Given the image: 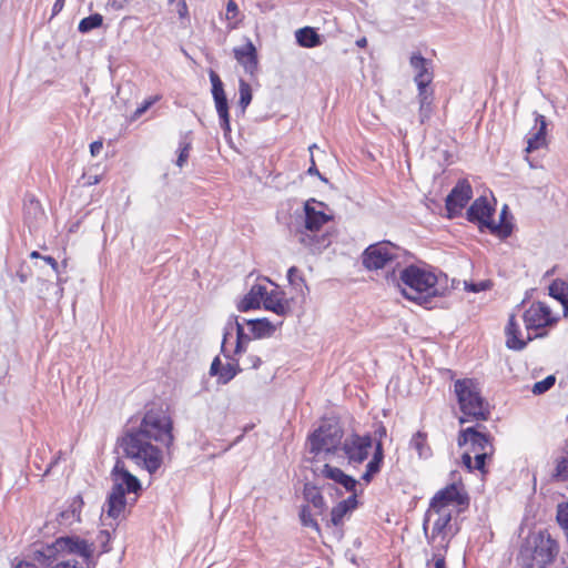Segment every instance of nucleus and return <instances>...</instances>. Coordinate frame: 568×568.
<instances>
[{
	"label": "nucleus",
	"instance_id": "1",
	"mask_svg": "<svg viewBox=\"0 0 568 568\" xmlns=\"http://www.w3.org/2000/svg\"><path fill=\"white\" fill-rule=\"evenodd\" d=\"M94 554V545L78 536L55 539L32 550L30 557L43 568H89Z\"/></svg>",
	"mask_w": 568,
	"mask_h": 568
},
{
	"label": "nucleus",
	"instance_id": "2",
	"mask_svg": "<svg viewBox=\"0 0 568 568\" xmlns=\"http://www.w3.org/2000/svg\"><path fill=\"white\" fill-rule=\"evenodd\" d=\"M402 294L425 307L433 297L443 296L447 291V277L437 276L433 271L417 265L404 267L399 273Z\"/></svg>",
	"mask_w": 568,
	"mask_h": 568
},
{
	"label": "nucleus",
	"instance_id": "3",
	"mask_svg": "<svg viewBox=\"0 0 568 568\" xmlns=\"http://www.w3.org/2000/svg\"><path fill=\"white\" fill-rule=\"evenodd\" d=\"M326 210L323 202L307 200L304 204L303 225L293 232L294 239L312 253H320L331 244V235L321 233L322 226L333 219Z\"/></svg>",
	"mask_w": 568,
	"mask_h": 568
},
{
	"label": "nucleus",
	"instance_id": "4",
	"mask_svg": "<svg viewBox=\"0 0 568 568\" xmlns=\"http://www.w3.org/2000/svg\"><path fill=\"white\" fill-rule=\"evenodd\" d=\"M559 545L547 530L528 534L517 557L523 568H546L558 556Z\"/></svg>",
	"mask_w": 568,
	"mask_h": 568
},
{
	"label": "nucleus",
	"instance_id": "5",
	"mask_svg": "<svg viewBox=\"0 0 568 568\" xmlns=\"http://www.w3.org/2000/svg\"><path fill=\"white\" fill-rule=\"evenodd\" d=\"M112 488L108 495L103 510L112 519H119L125 509V494H139L142 490L141 481L131 474L124 462L116 459L111 470Z\"/></svg>",
	"mask_w": 568,
	"mask_h": 568
},
{
	"label": "nucleus",
	"instance_id": "6",
	"mask_svg": "<svg viewBox=\"0 0 568 568\" xmlns=\"http://www.w3.org/2000/svg\"><path fill=\"white\" fill-rule=\"evenodd\" d=\"M120 447L125 458L150 475L155 474L162 466L163 453L159 446L130 430L121 437Z\"/></svg>",
	"mask_w": 568,
	"mask_h": 568
},
{
	"label": "nucleus",
	"instance_id": "7",
	"mask_svg": "<svg viewBox=\"0 0 568 568\" xmlns=\"http://www.w3.org/2000/svg\"><path fill=\"white\" fill-rule=\"evenodd\" d=\"M459 408L463 416L459 423L464 424L470 419L487 420L490 415L489 404L481 396L478 384L471 378L457 379L454 383Z\"/></svg>",
	"mask_w": 568,
	"mask_h": 568
},
{
	"label": "nucleus",
	"instance_id": "8",
	"mask_svg": "<svg viewBox=\"0 0 568 568\" xmlns=\"http://www.w3.org/2000/svg\"><path fill=\"white\" fill-rule=\"evenodd\" d=\"M129 430L140 437L161 444L168 449L174 442L173 420L168 412L161 407L148 409L140 425Z\"/></svg>",
	"mask_w": 568,
	"mask_h": 568
},
{
	"label": "nucleus",
	"instance_id": "9",
	"mask_svg": "<svg viewBox=\"0 0 568 568\" xmlns=\"http://www.w3.org/2000/svg\"><path fill=\"white\" fill-rule=\"evenodd\" d=\"M452 508L429 506L423 520V531L433 549L447 550L454 536L452 526Z\"/></svg>",
	"mask_w": 568,
	"mask_h": 568
},
{
	"label": "nucleus",
	"instance_id": "10",
	"mask_svg": "<svg viewBox=\"0 0 568 568\" xmlns=\"http://www.w3.org/2000/svg\"><path fill=\"white\" fill-rule=\"evenodd\" d=\"M405 250L389 241H381L367 246L362 254L363 266L368 271L397 267L402 264Z\"/></svg>",
	"mask_w": 568,
	"mask_h": 568
},
{
	"label": "nucleus",
	"instance_id": "11",
	"mask_svg": "<svg viewBox=\"0 0 568 568\" xmlns=\"http://www.w3.org/2000/svg\"><path fill=\"white\" fill-rule=\"evenodd\" d=\"M495 213V206L485 196L476 199L467 210V220L471 223H476L479 230H488L491 234L506 239L511 233V226L509 224L495 223L493 221V214Z\"/></svg>",
	"mask_w": 568,
	"mask_h": 568
},
{
	"label": "nucleus",
	"instance_id": "12",
	"mask_svg": "<svg viewBox=\"0 0 568 568\" xmlns=\"http://www.w3.org/2000/svg\"><path fill=\"white\" fill-rule=\"evenodd\" d=\"M343 430L337 424L321 425L310 437V452L315 456L321 453L336 454L341 449Z\"/></svg>",
	"mask_w": 568,
	"mask_h": 568
},
{
	"label": "nucleus",
	"instance_id": "13",
	"mask_svg": "<svg viewBox=\"0 0 568 568\" xmlns=\"http://www.w3.org/2000/svg\"><path fill=\"white\" fill-rule=\"evenodd\" d=\"M373 445L371 435L351 434L341 445V450L347 459V464L357 467L362 465L369 456Z\"/></svg>",
	"mask_w": 568,
	"mask_h": 568
},
{
	"label": "nucleus",
	"instance_id": "14",
	"mask_svg": "<svg viewBox=\"0 0 568 568\" xmlns=\"http://www.w3.org/2000/svg\"><path fill=\"white\" fill-rule=\"evenodd\" d=\"M457 444L459 447L468 445L471 453H494L493 437L481 424L460 429Z\"/></svg>",
	"mask_w": 568,
	"mask_h": 568
},
{
	"label": "nucleus",
	"instance_id": "15",
	"mask_svg": "<svg viewBox=\"0 0 568 568\" xmlns=\"http://www.w3.org/2000/svg\"><path fill=\"white\" fill-rule=\"evenodd\" d=\"M526 331L540 333L547 326H552L558 318L552 315L550 307L542 302L532 303L523 314Z\"/></svg>",
	"mask_w": 568,
	"mask_h": 568
},
{
	"label": "nucleus",
	"instance_id": "16",
	"mask_svg": "<svg viewBox=\"0 0 568 568\" xmlns=\"http://www.w3.org/2000/svg\"><path fill=\"white\" fill-rule=\"evenodd\" d=\"M235 334V348L234 355H239L245 351V344L251 342V336L244 332L243 323L239 321V317L232 315L225 323L223 339L221 345V352L226 358L231 357V354L226 349L229 339Z\"/></svg>",
	"mask_w": 568,
	"mask_h": 568
},
{
	"label": "nucleus",
	"instance_id": "17",
	"mask_svg": "<svg viewBox=\"0 0 568 568\" xmlns=\"http://www.w3.org/2000/svg\"><path fill=\"white\" fill-rule=\"evenodd\" d=\"M473 196L471 185L467 180H459L447 195L445 204L449 219L458 216Z\"/></svg>",
	"mask_w": 568,
	"mask_h": 568
},
{
	"label": "nucleus",
	"instance_id": "18",
	"mask_svg": "<svg viewBox=\"0 0 568 568\" xmlns=\"http://www.w3.org/2000/svg\"><path fill=\"white\" fill-rule=\"evenodd\" d=\"M210 81L212 83V95L215 102L216 112L219 114L220 124L224 133L231 131L230 114L227 99L224 92L223 83L214 71L210 72Z\"/></svg>",
	"mask_w": 568,
	"mask_h": 568
},
{
	"label": "nucleus",
	"instance_id": "19",
	"mask_svg": "<svg viewBox=\"0 0 568 568\" xmlns=\"http://www.w3.org/2000/svg\"><path fill=\"white\" fill-rule=\"evenodd\" d=\"M506 335V346L513 351H521L526 347L528 342L532 341L537 337H544L546 333H535L534 335L530 332H526L524 334L520 329V325L516 320V316L511 314L508 318V323L505 327Z\"/></svg>",
	"mask_w": 568,
	"mask_h": 568
},
{
	"label": "nucleus",
	"instance_id": "20",
	"mask_svg": "<svg viewBox=\"0 0 568 568\" xmlns=\"http://www.w3.org/2000/svg\"><path fill=\"white\" fill-rule=\"evenodd\" d=\"M409 64L415 73L414 81L417 90H428L434 79L433 61L424 58L419 52H414L409 58Z\"/></svg>",
	"mask_w": 568,
	"mask_h": 568
},
{
	"label": "nucleus",
	"instance_id": "21",
	"mask_svg": "<svg viewBox=\"0 0 568 568\" xmlns=\"http://www.w3.org/2000/svg\"><path fill=\"white\" fill-rule=\"evenodd\" d=\"M462 488L460 483L453 481L435 494L429 506L435 508H452V506L455 505H464L467 501V497L462 493Z\"/></svg>",
	"mask_w": 568,
	"mask_h": 568
},
{
	"label": "nucleus",
	"instance_id": "22",
	"mask_svg": "<svg viewBox=\"0 0 568 568\" xmlns=\"http://www.w3.org/2000/svg\"><path fill=\"white\" fill-rule=\"evenodd\" d=\"M313 471L316 476L327 478L339 484L346 489V491L355 493L357 480L345 474L342 469L324 464L323 466L315 468Z\"/></svg>",
	"mask_w": 568,
	"mask_h": 568
},
{
	"label": "nucleus",
	"instance_id": "23",
	"mask_svg": "<svg viewBox=\"0 0 568 568\" xmlns=\"http://www.w3.org/2000/svg\"><path fill=\"white\" fill-rule=\"evenodd\" d=\"M233 53L246 73L253 75L257 71V52L252 41L247 40L245 44L234 48Z\"/></svg>",
	"mask_w": 568,
	"mask_h": 568
},
{
	"label": "nucleus",
	"instance_id": "24",
	"mask_svg": "<svg viewBox=\"0 0 568 568\" xmlns=\"http://www.w3.org/2000/svg\"><path fill=\"white\" fill-rule=\"evenodd\" d=\"M229 359H231V362L222 365L220 358L215 357L210 367V374L217 376L219 383L223 385L227 384L241 372L239 361L232 355Z\"/></svg>",
	"mask_w": 568,
	"mask_h": 568
},
{
	"label": "nucleus",
	"instance_id": "25",
	"mask_svg": "<svg viewBox=\"0 0 568 568\" xmlns=\"http://www.w3.org/2000/svg\"><path fill=\"white\" fill-rule=\"evenodd\" d=\"M357 505L358 500L355 493L339 501L331 510V524L336 528L342 527L344 520L351 516V514L357 508Z\"/></svg>",
	"mask_w": 568,
	"mask_h": 568
},
{
	"label": "nucleus",
	"instance_id": "26",
	"mask_svg": "<svg viewBox=\"0 0 568 568\" xmlns=\"http://www.w3.org/2000/svg\"><path fill=\"white\" fill-rule=\"evenodd\" d=\"M83 505L82 497L80 495L74 496L68 507L58 515L59 525L69 527L74 523H79L81 520Z\"/></svg>",
	"mask_w": 568,
	"mask_h": 568
},
{
	"label": "nucleus",
	"instance_id": "27",
	"mask_svg": "<svg viewBox=\"0 0 568 568\" xmlns=\"http://www.w3.org/2000/svg\"><path fill=\"white\" fill-rule=\"evenodd\" d=\"M266 294V286L263 284H254L247 294L237 303L240 312H247L250 310L260 308L263 303V297Z\"/></svg>",
	"mask_w": 568,
	"mask_h": 568
},
{
	"label": "nucleus",
	"instance_id": "28",
	"mask_svg": "<svg viewBox=\"0 0 568 568\" xmlns=\"http://www.w3.org/2000/svg\"><path fill=\"white\" fill-rule=\"evenodd\" d=\"M263 306L265 310L272 311L280 316L285 315L290 310L287 301L283 297V293L276 288L271 292L266 291L263 297Z\"/></svg>",
	"mask_w": 568,
	"mask_h": 568
},
{
	"label": "nucleus",
	"instance_id": "29",
	"mask_svg": "<svg viewBox=\"0 0 568 568\" xmlns=\"http://www.w3.org/2000/svg\"><path fill=\"white\" fill-rule=\"evenodd\" d=\"M549 295L560 302L564 310V316H568V277L556 278L548 287Z\"/></svg>",
	"mask_w": 568,
	"mask_h": 568
},
{
	"label": "nucleus",
	"instance_id": "30",
	"mask_svg": "<svg viewBox=\"0 0 568 568\" xmlns=\"http://www.w3.org/2000/svg\"><path fill=\"white\" fill-rule=\"evenodd\" d=\"M384 460V449L382 442H377L372 459L367 463L362 479L366 483H371L376 474L381 471L382 464Z\"/></svg>",
	"mask_w": 568,
	"mask_h": 568
},
{
	"label": "nucleus",
	"instance_id": "31",
	"mask_svg": "<svg viewBox=\"0 0 568 568\" xmlns=\"http://www.w3.org/2000/svg\"><path fill=\"white\" fill-rule=\"evenodd\" d=\"M243 323L250 326L255 338L270 337L275 332V326L266 318L246 320Z\"/></svg>",
	"mask_w": 568,
	"mask_h": 568
},
{
	"label": "nucleus",
	"instance_id": "32",
	"mask_svg": "<svg viewBox=\"0 0 568 568\" xmlns=\"http://www.w3.org/2000/svg\"><path fill=\"white\" fill-rule=\"evenodd\" d=\"M23 214L24 221L28 223L29 227L31 229L34 226L36 223L43 217V210L40 202L33 196L26 199L23 204Z\"/></svg>",
	"mask_w": 568,
	"mask_h": 568
},
{
	"label": "nucleus",
	"instance_id": "33",
	"mask_svg": "<svg viewBox=\"0 0 568 568\" xmlns=\"http://www.w3.org/2000/svg\"><path fill=\"white\" fill-rule=\"evenodd\" d=\"M536 124H539L538 130L532 133L527 141V152H531L541 148L545 144V135H546V118L541 114L536 115Z\"/></svg>",
	"mask_w": 568,
	"mask_h": 568
},
{
	"label": "nucleus",
	"instance_id": "34",
	"mask_svg": "<svg viewBox=\"0 0 568 568\" xmlns=\"http://www.w3.org/2000/svg\"><path fill=\"white\" fill-rule=\"evenodd\" d=\"M409 447L414 449L419 458L427 459L432 456V448L427 442V434L418 430L409 440Z\"/></svg>",
	"mask_w": 568,
	"mask_h": 568
},
{
	"label": "nucleus",
	"instance_id": "35",
	"mask_svg": "<svg viewBox=\"0 0 568 568\" xmlns=\"http://www.w3.org/2000/svg\"><path fill=\"white\" fill-rule=\"evenodd\" d=\"M297 43L303 48H315L322 43L320 34L311 27H304L295 32Z\"/></svg>",
	"mask_w": 568,
	"mask_h": 568
},
{
	"label": "nucleus",
	"instance_id": "36",
	"mask_svg": "<svg viewBox=\"0 0 568 568\" xmlns=\"http://www.w3.org/2000/svg\"><path fill=\"white\" fill-rule=\"evenodd\" d=\"M417 98L419 102V120L422 123H424L426 120L430 118L432 114L434 91L432 89L418 90Z\"/></svg>",
	"mask_w": 568,
	"mask_h": 568
},
{
	"label": "nucleus",
	"instance_id": "37",
	"mask_svg": "<svg viewBox=\"0 0 568 568\" xmlns=\"http://www.w3.org/2000/svg\"><path fill=\"white\" fill-rule=\"evenodd\" d=\"M102 23H103V17L100 13H93L87 18H83L80 21V23L78 26V30L82 33H87L93 29L101 27Z\"/></svg>",
	"mask_w": 568,
	"mask_h": 568
},
{
	"label": "nucleus",
	"instance_id": "38",
	"mask_svg": "<svg viewBox=\"0 0 568 568\" xmlns=\"http://www.w3.org/2000/svg\"><path fill=\"white\" fill-rule=\"evenodd\" d=\"M300 520L302 526L314 529L317 534L321 532V528L316 519L313 517L311 513V508L308 505H303L300 509Z\"/></svg>",
	"mask_w": 568,
	"mask_h": 568
},
{
	"label": "nucleus",
	"instance_id": "39",
	"mask_svg": "<svg viewBox=\"0 0 568 568\" xmlns=\"http://www.w3.org/2000/svg\"><path fill=\"white\" fill-rule=\"evenodd\" d=\"M239 93H240L239 105H240L242 112L244 113L246 108L250 105V103L252 101V89H251V85L242 79L239 82Z\"/></svg>",
	"mask_w": 568,
	"mask_h": 568
},
{
	"label": "nucleus",
	"instance_id": "40",
	"mask_svg": "<svg viewBox=\"0 0 568 568\" xmlns=\"http://www.w3.org/2000/svg\"><path fill=\"white\" fill-rule=\"evenodd\" d=\"M305 498L313 505L314 508L320 510L322 514L326 507V503L324 496L317 489H307L305 490Z\"/></svg>",
	"mask_w": 568,
	"mask_h": 568
},
{
	"label": "nucleus",
	"instance_id": "41",
	"mask_svg": "<svg viewBox=\"0 0 568 568\" xmlns=\"http://www.w3.org/2000/svg\"><path fill=\"white\" fill-rule=\"evenodd\" d=\"M556 519L568 540V503L558 504Z\"/></svg>",
	"mask_w": 568,
	"mask_h": 568
},
{
	"label": "nucleus",
	"instance_id": "42",
	"mask_svg": "<svg viewBox=\"0 0 568 568\" xmlns=\"http://www.w3.org/2000/svg\"><path fill=\"white\" fill-rule=\"evenodd\" d=\"M287 280L296 291H302L304 286L306 287L305 280L301 271L296 266H292L288 268Z\"/></svg>",
	"mask_w": 568,
	"mask_h": 568
},
{
	"label": "nucleus",
	"instance_id": "43",
	"mask_svg": "<svg viewBox=\"0 0 568 568\" xmlns=\"http://www.w3.org/2000/svg\"><path fill=\"white\" fill-rule=\"evenodd\" d=\"M190 150L191 141L187 139V136L182 138L179 143V156L176 159L178 166L182 168L186 163Z\"/></svg>",
	"mask_w": 568,
	"mask_h": 568
},
{
	"label": "nucleus",
	"instance_id": "44",
	"mask_svg": "<svg viewBox=\"0 0 568 568\" xmlns=\"http://www.w3.org/2000/svg\"><path fill=\"white\" fill-rule=\"evenodd\" d=\"M555 377L554 376H547L542 381H539L534 384L532 386V393L536 395H540L549 390L554 384H555Z\"/></svg>",
	"mask_w": 568,
	"mask_h": 568
},
{
	"label": "nucleus",
	"instance_id": "45",
	"mask_svg": "<svg viewBox=\"0 0 568 568\" xmlns=\"http://www.w3.org/2000/svg\"><path fill=\"white\" fill-rule=\"evenodd\" d=\"M237 14H239V7H237V4L235 3V1L230 0L227 2V4H226L225 17H226V20H229L231 22L230 27L232 29L235 28L237 22H239V20L236 19Z\"/></svg>",
	"mask_w": 568,
	"mask_h": 568
},
{
	"label": "nucleus",
	"instance_id": "46",
	"mask_svg": "<svg viewBox=\"0 0 568 568\" xmlns=\"http://www.w3.org/2000/svg\"><path fill=\"white\" fill-rule=\"evenodd\" d=\"M446 550L433 549L432 560L427 562L428 568H445Z\"/></svg>",
	"mask_w": 568,
	"mask_h": 568
},
{
	"label": "nucleus",
	"instance_id": "47",
	"mask_svg": "<svg viewBox=\"0 0 568 568\" xmlns=\"http://www.w3.org/2000/svg\"><path fill=\"white\" fill-rule=\"evenodd\" d=\"M556 477L562 480L568 479V454L558 460L556 466Z\"/></svg>",
	"mask_w": 568,
	"mask_h": 568
},
{
	"label": "nucleus",
	"instance_id": "48",
	"mask_svg": "<svg viewBox=\"0 0 568 568\" xmlns=\"http://www.w3.org/2000/svg\"><path fill=\"white\" fill-rule=\"evenodd\" d=\"M474 469L484 470L486 458L490 457L494 453H474Z\"/></svg>",
	"mask_w": 568,
	"mask_h": 568
},
{
	"label": "nucleus",
	"instance_id": "49",
	"mask_svg": "<svg viewBox=\"0 0 568 568\" xmlns=\"http://www.w3.org/2000/svg\"><path fill=\"white\" fill-rule=\"evenodd\" d=\"M159 100V97H151L143 101V103L135 110L134 116L139 118L149 108H151L156 101Z\"/></svg>",
	"mask_w": 568,
	"mask_h": 568
},
{
	"label": "nucleus",
	"instance_id": "50",
	"mask_svg": "<svg viewBox=\"0 0 568 568\" xmlns=\"http://www.w3.org/2000/svg\"><path fill=\"white\" fill-rule=\"evenodd\" d=\"M246 362H247V367L254 368V369L258 368L262 364L261 358L256 355H248L246 357Z\"/></svg>",
	"mask_w": 568,
	"mask_h": 568
},
{
	"label": "nucleus",
	"instance_id": "51",
	"mask_svg": "<svg viewBox=\"0 0 568 568\" xmlns=\"http://www.w3.org/2000/svg\"><path fill=\"white\" fill-rule=\"evenodd\" d=\"M462 460H463V464L465 465V467L471 471L474 469V465H473V457L470 455V452H465L462 456Z\"/></svg>",
	"mask_w": 568,
	"mask_h": 568
},
{
	"label": "nucleus",
	"instance_id": "52",
	"mask_svg": "<svg viewBox=\"0 0 568 568\" xmlns=\"http://www.w3.org/2000/svg\"><path fill=\"white\" fill-rule=\"evenodd\" d=\"M103 149V143L102 141H94L90 144V152H91V155L92 156H97L100 154V152L102 151Z\"/></svg>",
	"mask_w": 568,
	"mask_h": 568
},
{
	"label": "nucleus",
	"instance_id": "53",
	"mask_svg": "<svg viewBox=\"0 0 568 568\" xmlns=\"http://www.w3.org/2000/svg\"><path fill=\"white\" fill-rule=\"evenodd\" d=\"M42 260L48 263L52 270L58 273L59 272V265H58V262L52 257V256H49V255H45L42 257Z\"/></svg>",
	"mask_w": 568,
	"mask_h": 568
},
{
	"label": "nucleus",
	"instance_id": "54",
	"mask_svg": "<svg viewBox=\"0 0 568 568\" xmlns=\"http://www.w3.org/2000/svg\"><path fill=\"white\" fill-rule=\"evenodd\" d=\"M36 562L37 561H34V560H33V562H31L29 560H22L14 568H38Z\"/></svg>",
	"mask_w": 568,
	"mask_h": 568
},
{
	"label": "nucleus",
	"instance_id": "55",
	"mask_svg": "<svg viewBox=\"0 0 568 568\" xmlns=\"http://www.w3.org/2000/svg\"><path fill=\"white\" fill-rule=\"evenodd\" d=\"M64 7V0H55L53 8H52V14H58Z\"/></svg>",
	"mask_w": 568,
	"mask_h": 568
},
{
	"label": "nucleus",
	"instance_id": "56",
	"mask_svg": "<svg viewBox=\"0 0 568 568\" xmlns=\"http://www.w3.org/2000/svg\"><path fill=\"white\" fill-rule=\"evenodd\" d=\"M84 179H87V181L84 182V184L87 185H94L100 182L99 175H84Z\"/></svg>",
	"mask_w": 568,
	"mask_h": 568
},
{
	"label": "nucleus",
	"instance_id": "57",
	"mask_svg": "<svg viewBox=\"0 0 568 568\" xmlns=\"http://www.w3.org/2000/svg\"><path fill=\"white\" fill-rule=\"evenodd\" d=\"M467 288L471 292H479L486 288V284L483 282L479 284H470L467 286Z\"/></svg>",
	"mask_w": 568,
	"mask_h": 568
},
{
	"label": "nucleus",
	"instance_id": "58",
	"mask_svg": "<svg viewBox=\"0 0 568 568\" xmlns=\"http://www.w3.org/2000/svg\"><path fill=\"white\" fill-rule=\"evenodd\" d=\"M311 160H312V165L308 168L307 173L310 175H320L321 176V174H320V172H318V170H317V168L315 165V162H314L313 158Z\"/></svg>",
	"mask_w": 568,
	"mask_h": 568
},
{
	"label": "nucleus",
	"instance_id": "59",
	"mask_svg": "<svg viewBox=\"0 0 568 568\" xmlns=\"http://www.w3.org/2000/svg\"><path fill=\"white\" fill-rule=\"evenodd\" d=\"M356 45L359 47V48H365L367 45V39L365 37L359 38L356 41Z\"/></svg>",
	"mask_w": 568,
	"mask_h": 568
},
{
	"label": "nucleus",
	"instance_id": "60",
	"mask_svg": "<svg viewBox=\"0 0 568 568\" xmlns=\"http://www.w3.org/2000/svg\"><path fill=\"white\" fill-rule=\"evenodd\" d=\"M30 257H31V258H42V257H43V255H41L38 251H32V252L30 253Z\"/></svg>",
	"mask_w": 568,
	"mask_h": 568
},
{
	"label": "nucleus",
	"instance_id": "61",
	"mask_svg": "<svg viewBox=\"0 0 568 568\" xmlns=\"http://www.w3.org/2000/svg\"><path fill=\"white\" fill-rule=\"evenodd\" d=\"M506 210H507V206H505V207L503 209L501 213H500V222H499V223L505 224V223H504V217H505V215H506Z\"/></svg>",
	"mask_w": 568,
	"mask_h": 568
},
{
	"label": "nucleus",
	"instance_id": "62",
	"mask_svg": "<svg viewBox=\"0 0 568 568\" xmlns=\"http://www.w3.org/2000/svg\"><path fill=\"white\" fill-rule=\"evenodd\" d=\"M185 12H186V4L183 3V7H182V9L179 10V13L181 17H183Z\"/></svg>",
	"mask_w": 568,
	"mask_h": 568
},
{
	"label": "nucleus",
	"instance_id": "63",
	"mask_svg": "<svg viewBox=\"0 0 568 568\" xmlns=\"http://www.w3.org/2000/svg\"><path fill=\"white\" fill-rule=\"evenodd\" d=\"M385 433H386L385 427H381V428H379V434H381V436H382V435H385Z\"/></svg>",
	"mask_w": 568,
	"mask_h": 568
},
{
	"label": "nucleus",
	"instance_id": "64",
	"mask_svg": "<svg viewBox=\"0 0 568 568\" xmlns=\"http://www.w3.org/2000/svg\"><path fill=\"white\" fill-rule=\"evenodd\" d=\"M101 534L105 535L109 538V532L108 531H101Z\"/></svg>",
	"mask_w": 568,
	"mask_h": 568
}]
</instances>
